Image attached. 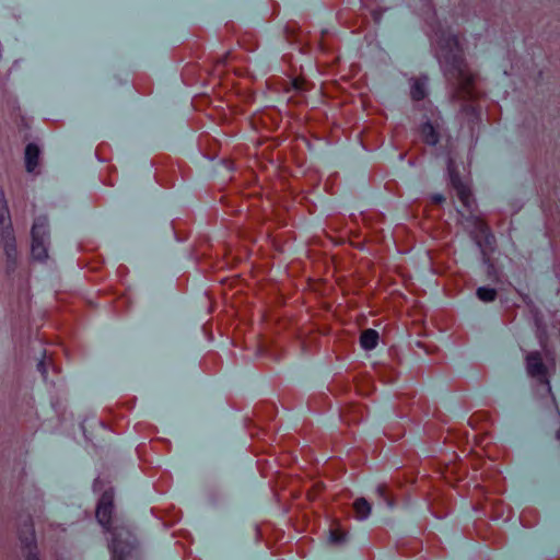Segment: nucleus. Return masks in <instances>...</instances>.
I'll use <instances>...</instances> for the list:
<instances>
[{"instance_id": "nucleus-29", "label": "nucleus", "mask_w": 560, "mask_h": 560, "mask_svg": "<svg viewBox=\"0 0 560 560\" xmlns=\"http://www.w3.org/2000/svg\"><path fill=\"white\" fill-rule=\"evenodd\" d=\"M104 487H105V481L102 478L97 477L94 479L93 485H92L94 492H101L104 489Z\"/></svg>"}, {"instance_id": "nucleus-33", "label": "nucleus", "mask_w": 560, "mask_h": 560, "mask_svg": "<svg viewBox=\"0 0 560 560\" xmlns=\"http://www.w3.org/2000/svg\"><path fill=\"white\" fill-rule=\"evenodd\" d=\"M483 232H487L486 240L489 242L490 238H494V236L489 232V229L485 226Z\"/></svg>"}, {"instance_id": "nucleus-25", "label": "nucleus", "mask_w": 560, "mask_h": 560, "mask_svg": "<svg viewBox=\"0 0 560 560\" xmlns=\"http://www.w3.org/2000/svg\"><path fill=\"white\" fill-rule=\"evenodd\" d=\"M537 513L532 510H525L521 513V522L524 526H532L537 522Z\"/></svg>"}, {"instance_id": "nucleus-34", "label": "nucleus", "mask_w": 560, "mask_h": 560, "mask_svg": "<svg viewBox=\"0 0 560 560\" xmlns=\"http://www.w3.org/2000/svg\"><path fill=\"white\" fill-rule=\"evenodd\" d=\"M26 560H39V558L37 557V555H36V553H32V552H31V553L27 556V559H26Z\"/></svg>"}, {"instance_id": "nucleus-11", "label": "nucleus", "mask_w": 560, "mask_h": 560, "mask_svg": "<svg viewBox=\"0 0 560 560\" xmlns=\"http://www.w3.org/2000/svg\"><path fill=\"white\" fill-rule=\"evenodd\" d=\"M420 135L423 142L428 145H435L440 140L439 131L430 121H425L421 125Z\"/></svg>"}, {"instance_id": "nucleus-28", "label": "nucleus", "mask_w": 560, "mask_h": 560, "mask_svg": "<svg viewBox=\"0 0 560 560\" xmlns=\"http://www.w3.org/2000/svg\"><path fill=\"white\" fill-rule=\"evenodd\" d=\"M136 406V398L132 397L126 401H122V402H118L116 405V408L117 409H120V408H125L127 411H131Z\"/></svg>"}, {"instance_id": "nucleus-24", "label": "nucleus", "mask_w": 560, "mask_h": 560, "mask_svg": "<svg viewBox=\"0 0 560 560\" xmlns=\"http://www.w3.org/2000/svg\"><path fill=\"white\" fill-rule=\"evenodd\" d=\"M490 421V413L488 411H476L469 418V424L474 428L478 427L481 422Z\"/></svg>"}, {"instance_id": "nucleus-8", "label": "nucleus", "mask_w": 560, "mask_h": 560, "mask_svg": "<svg viewBox=\"0 0 560 560\" xmlns=\"http://www.w3.org/2000/svg\"><path fill=\"white\" fill-rule=\"evenodd\" d=\"M48 218L45 215H39L34 220L31 236L32 238H39L42 241H46L48 237Z\"/></svg>"}, {"instance_id": "nucleus-6", "label": "nucleus", "mask_w": 560, "mask_h": 560, "mask_svg": "<svg viewBox=\"0 0 560 560\" xmlns=\"http://www.w3.org/2000/svg\"><path fill=\"white\" fill-rule=\"evenodd\" d=\"M485 510L492 520H509L511 516V508L501 499L486 498L485 504L480 508Z\"/></svg>"}, {"instance_id": "nucleus-22", "label": "nucleus", "mask_w": 560, "mask_h": 560, "mask_svg": "<svg viewBox=\"0 0 560 560\" xmlns=\"http://www.w3.org/2000/svg\"><path fill=\"white\" fill-rule=\"evenodd\" d=\"M11 222L4 191L0 186V225Z\"/></svg>"}, {"instance_id": "nucleus-36", "label": "nucleus", "mask_w": 560, "mask_h": 560, "mask_svg": "<svg viewBox=\"0 0 560 560\" xmlns=\"http://www.w3.org/2000/svg\"><path fill=\"white\" fill-rule=\"evenodd\" d=\"M428 4L430 5V8H432V3H431V0H427Z\"/></svg>"}, {"instance_id": "nucleus-7", "label": "nucleus", "mask_w": 560, "mask_h": 560, "mask_svg": "<svg viewBox=\"0 0 560 560\" xmlns=\"http://www.w3.org/2000/svg\"><path fill=\"white\" fill-rule=\"evenodd\" d=\"M365 411L366 408L362 404L350 402L340 409V418L346 424L355 425L363 420Z\"/></svg>"}, {"instance_id": "nucleus-5", "label": "nucleus", "mask_w": 560, "mask_h": 560, "mask_svg": "<svg viewBox=\"0 0 560 560\" xmlns=\"http://www.w3.org/2000/svg\"><path fill=\"white\" fill-rule=\"evenodd\" d=\"M0 238L3 243V248L8 261L10 264H15L18 257V249L11 222L0 225Z\"/></svg>"}, {"instance_id": "nucleus-32", "label": "nucleus", "mask_w": 560, "mask_h": 560, "mask_svg": "<svg viewBox=\"0 0 560 560\" xmlns=\"http://www.w3.org/2000/svg\"><path fill=\"white\" fill-rule=\"evenodd\" d=\"M465 108L467 110H469L472 115L477 116V108L472 105V104H469V105H466Z\"/></svg>"}, {"instance_id": "nucleus-18", "label": "nucleus", "mask_w": 560, "mask_h": 560, "mask_svg": "<svg viewBox=\"0 0 560 560\" xmlns=\"http://www.w3.org/2000/svg\"><path fill=\"white\" fill-rule=\"evenodd\" d=\"M325 491H326L325 483L323 481H316L306 491V494H305L306 500L308 502H315Z\"/></svg>"}, {"instance_id": "nucleus-17", "label": "nucleus", "mask_w": 560, "mask_h": 560, "mask_svg": "<svg viewBox=\"0 0 560 560\" xmlns=\"http://www.w3.org/2000/svg\"><path fill=\"white\" fill-rule=\"evenodd\" d=\"M380 380L384 383H393L398 378L397 371L388 365H380L376 368Z\"/></svg>"}, {"instance_id": "nucleus-4", "label": "nucleus", "mask_w": 560, "mask_h": 560, "mask_svg": "<svg viewBox=\"0 0 560 560\" xmlns=\"http://www.w3.org/2000/svg\"><path fill=\"white\" fill-rule=\"evenodd\" d=\"M447 173L450 176V183L454 190L456 191L458 199L460 200L464 207H469L471 198L470 188L467 184L464 183L453 159H448L447 161Z\"/></svg>"}, {"instance_id": "nucleus-14", "label": "nucleus", "mask_w": 560, "mask_h": 560, "mask_svg": "<svg viewBox=\"0 0 560 560\" xmlns=\"http://www.w3.org/2000/svg\"><path fill=\"white\" fill-rule=\"evenodd\" d=\"M474 530L476 533V536L479 537L482 540H489L493 536L492 527L483 518H478V520L475 521V523H474Z\"/></svg>"}, {"instance_id": "nucleus-30", "label": "nucleus", "mask_w": 560, "mask_h": 560, "mask_svg": "<svg viewBox=\"0 0 560 560\" xmlns=\"http://www.w3.org/2000/svg\"><path fill=\"white\" fill-rule=\"evenodd\" d=\"M184 538L186 539V542L185 544L178 542V544L182 546L184 553L186 555L187 547L191 544L192 539L189 534H185Z\"/></svg>"}, {"instance_id": "nucleus-15", "label": "nucleus", "mask_w": 560, "mask_h": 560, "mask_svg": "<svg viewBox=\"0 0 560 560\" xmlns=\"http://www.w3.org/2000/svg\"><path fill=\"white\" fill-rule=\"evenodd\" d=\"M46 241L32 238L31 255L35 260L44 261L48 257Z\"/></svg>"}, {"instance_id": "nucleus-19", "label": "nucleus", "mask_w": 560, "mask_h": 560, "mask_svg": "<svg viewBox=\"0 0 560 560\" xmlns=\"http://www.w3.org/2000/svg\"><path fill=\"white\" fill-rule=\"evenodd\" d=\"M376 492L388 505L395 504L396 498L388 485L380 483L376 488Z\"/></svg>"}, {"instance_id": "nucleus-20", "label": "nucleus", "mask_w": 560, "mask_h": 560, "mask_svg": "<svg viewBox=\"0 0 560 560\" xmlns=\"http://www.w3.org/2000/svg\"><path fill=\"white\" fill-rule=\"evenodd\" d=\"M476 295L482 302H493L497 299L498 292L493 288L479 287L476 291Z\"/></svg>"}, {"instance_id": "nucleus-23", "label": "nucleus", "mask_w": 560, "mask_h": 560, "mask_svg": "<svg viewBox=\"0 0 560 560\" xmlns=\"http://www.w3.org/2000/svg\"><path fill=\"white\" fill-rule=\"evenodd\" d=\"M329 533H330V539L334 542H341L345 540V538L347 536V532L341 528V526L339 525V523L337 521L330 527Z\"/></svg>"}, {"instance_id": "nucleus-12", "label": "nucleus", "mask_w": 560, "mask_h": 560, "mask_svg": "<svg viewBox=\"0 0 560 560\" xmlns=\"http://www.w3.org/2000/svg\"><path fill=\"white\" fill-rule=\"evenodd\" d=\"M39 148L35 143H28L25 148V167L28 173L35 171L38 165Z\"/></svg>"}, {"instance_id": "nucleus-21", "label": "nucleus", "mask_w": 560, "mask_h": 560, "mask_svg": "<svg viewBox=\"0 0 560 560\" xmlns=\"http://www.w3.org/2000/svg\"><path fill=\"white\" fill-rule=\"evenodd\" d=\"M150 447L155 452L170 453L172 443L167 439L156 438L150 441Z\"/></svg>"}, {"instance_id": "nucleus-1", "label": "nucleus", "mask_w": 560, "mask_h": 560, "mask_svg": "<svg viewBox=\"0 0 560 560\" xmlns=\"http://www.w3.org/2000/svg\"><path fill=\"white\" fill-rule=\"evenodd\" d=\"M435 34L445 77L457 84L458 97L474 101L477 97L476 75L467 67L458 36L448 31H442L440 34L435 32Z\"/></svg>"}, {"instance_id": "nucleus-35", "label": "nucleus", "mask_w": 560, "mask_h": 560, "mask_svg": "<svg viewBox=\"0 0 560 560\" xmlns=\"http://www.w3.org/2000/svg\"><path fill=\"white\" fill-rule=\"evenodd\" d=\"M557 439L560 441V429L557 431Z\"/></svg>"}, {"instance_id": "nucleus-13", "label": "nucleus", "mask_w": 560, "mask_h": 560, "mask_svg": "<svg viewBox=\"0 0 560 560\" xmlns=\"http://www.w3.org/2000/svg\"><path fill=\"white\" fill-rule=\"evenodd\" d=\"M352 509L357 520H365L371 514V504L364 498L355 499Z\"/></svg>"}, {"instance_id": "nucleus-2", "label": "nucleus", "mask_w": 560, "mask_h": 560, "mask_svg": "<svg viewBox=\"0 0 560 560\" xmlns=\"http://www.w3.org/2000/svg\"><path fill=\"white\" fill-rule=\"evenodd\" d=\"M114 489H105L96 504L95 516L104 533L110 535L109 550L112 560H127L137 550L138 541L128 525L124 522L116 523Z\"/></svg>"}, {"instance_id": "nucleus-9", "label": "nucleus", "mask_w": 560, "mask_h": 560, "mask_svg": "<svg viewBox=\"0 0 560 560\" xmlns=\"http://www.w3.org/2000/svg\"><path fill=\"white\" fill-rule=\"evenodd\" d=\"M354 387L359 395L369 396L374 390V382L370 375L359 374L354 377Z\"/></svg>"}, {"instance_id": "nucleus-10", "label": "nucleus", "mask_w": 560, "mask_h": 560, "mask_svg": "<svg viewBox=\"0 0 560 560\" xmlns=\"http://www.w3.org/2000/svg\"><path fill=\"white\" fill-rule=\"evenodd\" d=\"M380 334L373 328L362 330L360 335V346L363 350H373L378 345Z\"/></svg>"}, {"instance_id": "nucleus-26", "label": "nucleus", "mask_w": 560, "mask_h": 560, "mask_svg": "<svg viewBox=\"0 0 560 560\" xmlns=\"http://www.w3.org/2000/svg\"><path fill=\"white\" fill-rule=\"evenodd\" d=\"M167 513L171 514V520L165 521L167 525H173L174 523L178 522L182 518V511L175 509L174 506L170 511H167Z\"/></svg>"}, {"instance_id": "nucleus-3", "label": "nucleus", "mask_w": 560, "mask_h": 560, "mask_svg": "<svg viewBox=\"0 0 560 560\" xmlns=\"http://www.w3.org/2000/svg\"><path fill=\"white\" fill-rule=\"evenodd\" d=\"M553 352H528L526 355L527 374L548 394H551L550 376L556 373V359Z\"/></svg>"}, {"instance_id": "nucleus-27", "label": "nucleus", "mask_w": 560, "mask_h": 560, "mask_svg": "<svg viewBox=\"0 0 560 560\" xmlns=\"http://www.w3.org/2000/svg\"><path fill=\"white\" fill-rule=\"evenodd\" d=\"M26 527H27V533L30 534V537H31V541L30 542H26V547H31L32 545L34 547H36V544H35V532H34V523L32 521L31 517H28V523L26 524Z\"/></svg>"}, {"instance_id": "nucleus-31", "label": "nucleus", "mask_w": 560, "mask_h": 560, "mask_svg": "<svg viewBox=\"0 0 560 560\" xmlns=\"http://www.w3.org/2000/svg\"><path fill=\"white\" fill-rule=\"evenodd\" d=\"M433 201L436 203H442L445 201V197L441 194H436L433 196Z\"/></svg>"}, {"instance_id": "nucleus-16", "label": "nucleus", "mask_w": 560, "mask_h": 560, "mask_svg": "<svg viewBox=\"0 0 560 560\" xmlns=\"http://www.w3.org/2000/svg\"><path fill=\"white\" fill-rule=\"evenodd\" d=\"M427 77L415 80L410 91V95L413 101L419 102L427 97Z\"/></svg>"}]
</instances>
